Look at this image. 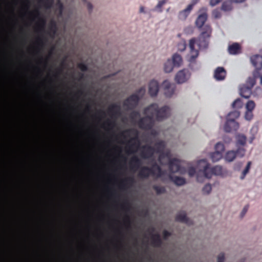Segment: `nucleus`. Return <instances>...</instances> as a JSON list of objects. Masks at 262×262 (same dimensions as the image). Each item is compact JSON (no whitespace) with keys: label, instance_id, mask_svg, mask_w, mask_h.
Segmentation results:
<instances>
[{"label":"nucleus","instance_id":"412c9836","mask_svg":"<svg viewBox=\"0 0 262 262\" xmlns=\"http://www.w3.org/2000/svg\"><path fill=\"white\" fill-rule=\"evenodd\" d=\"M223 158L222 154L214 151L210 155V158L213 162H216Z\"/></svg>","mask_w":262,"mask_h":262},{"label":"nucleus","instance_id":"f257e3e1","mask_svg":"<svg viewBox=\"0 0 262 262\" xmlns=\"http://www.w3.org/2000/svg\"><path fill=\"white\" fill-rule=\"evenodd\" d=\"M169 108L167 107L158 110L156 104L150 105L144 111V114L146 116L141 120L140 127L147 128L151 124L152 119L155 118L160 120L166 117L169 115Z\"/></svg>","mask_w":262,"mask_h":262},{"label":"nucleus","instance_id":"9d476101","mask_svg":"<svg viewBox=\"0 0 262 262\" xmlns=\"http://www.w3.org/2000/svg\"><path fill=\"white\" fill-rule=\"evenodd\" d=\"M251 61L252 65L256 70L262 69V57L258 55H255L251 58Z\"/></svg>","mask_w":262,"mask_h":262},{"label":"nucleus","instance_id":"c03bdc74","mask_svg":"<svg viewBox=\"0 0 262 262\" xmlns=\"http://www.w3.org/2000/svg\"><path fill=\"white\" fill-rule=\"evenodd\" d=\"M260 83L262 84V76L260 77Z\"/></svg>","mask_w":262,"mask_h":262},{"label":"nucleus","instance_id":"4be33fe9","mask_svg":"<svg viewBox=\"0 0 262 262\" xmlns=\"http://www.w3.org/2000/svg\"><path fill=\"white\" fill-rule=\"evenodd\" d=\"M233 2L232 0L230 1H225L224 2L221 6V9L224 11H228L231 10L232 6L231 4Z\"/></svg>","mask_w":262,"mask_h":262},{"label":"nucleus","instance_id":"c9c22d12","mask_svg":"<svg viewBox=\"0 0 262 262\" xmlns=\"http://www.w3.org/2000/svg\"><path fill=\"white\" fill-rule=\"evenodd\" d=\"M222 0H210L209 4L211 7H214L219 4Z\"/></svg>","mask_w":262,"mask_h":262},{"label":"nucleus","instance_id":"ddd939ff","mask_svg":"<svg viewBox=\"0 0 262 262\" xmlns=\"http://www.w3.org/2000/svg\"><path fill=\"white\" fill-rule=\"evenodd\" d=\"M172 63L175 68H179L182 66L183 60L182 57L178 54H174L171 58Z\"/></svg>","mask_w":262,"mask_h":262},{"label":"nucleus","instance_id":"393cba45","mask_svg":"<svg viewBox=\"0 0 262 262\" xmlns=\"http://www.w3.org/2000/svg\"><path fill=\"white\" fill-rule=\"evenodd\" d=\"M243 103L239 99H237L233 101L232 106L234 109H240L242 108Z\"/></svg>","mask_w":262,"mask_h":262},{"label":"nucleus","instance_id":"a211bd4d","mask_svg":"<svg viewBox=\"0 0 262 262\" xmlns=\"http://www.w3.org/2000/svg\"><path fill=\"white\" fill-rule=\"evenodd\" d=\"M240 50L239 45L237 43H234L228 47V51L230 54H236L240 52Z\"/></svg>","mask_w":262,"mask_h":262},{"label":"nucleus","instance_id":"a18cd8bd","mask_svg":"<svg viewBox=\"0 0 262 262\" xmlns=\"http://www.w3.org/2000/svg\"><path fill=\"white\" fill-rule=\"evenodd\" d=\"M199 1V0H196V2H197V1Z\"/></svg>","mask_w":262,"mask_h":262},{"label":"nucleus","instance_id":"79ce46f5","mask_svg":"<svg viewBox=\"0 0 262 262\" xmlns=\"http://www.w3.org/2000/svg\"><path fill=\"white\" fill-rule=\"evenodd\" d=\"M202 10L206 11L207 10V8H202Z\"/></svg>","mask_w":262,"mask_h":262},{"label":"nucleus","instance_id":"37998d69","mask_svg":"<svg viewBox=\"0 0 262 262\" xmlns=\"http://www.w3.org/2000/svg\"><path fill=\"white\" fill-rule=\"evenodd\" d=\"M177 219H178V220H180V221H183V219H180V218H179V217H178V218H177Z\"/></svg>","mask_w":262,"mask_h":262},{"label":"nucleus","instance_id":"423d86ee","mask_svg":"<svg viewBox=\"0 0 262 262\" xmlns=\"http://www.w3.org/2000/svg\"><path fill=\"white\" fill-rule=\"evenodd\" d=\"M196 44V40L194 38H192L189 41V52L187 55V59L189 62H193L198 57L199 55V51L197 49L194 48L195 45Z\"/></svg>","mask_w":262,"mask_h":262},{"label":"nucleus","instance_id":"39448f33","mask_svg":"<svg viewBox=\"0 0 262 262\" xmlns=\"http://www.w3.org/2000/svg\"><path fill=\"white\" fill-rule=\"evenodd\" d=\"M245 152L246 149L244 148H239L236 151L228 150L223 156V159L226 162L230 163L235 159L236 156L243 157L245 155Z\"/></svg>","mask_w":262,"mask_h":262},{"label":"nucleus","instance_id":"72a5a7b5","mask_svg":"<svg viewBox=\"0 0 262 262\" xmlns=\"http://www.w3.org/2000/svg\"><path fill=\"white\" fill-rule=\"evenodd\" d=\"M206 28H207L206 32H202V36L203 37H205L206 36L209 37V35L211 33V29L209 26H206Z\"/></svg>","mask_w":262,"mask_h":262},{"label":"nucleus","instance_id":"0eeeda50","mask_svg":"<svg viewBox=\"0 0 262 262\" xmlns=\"http://www.w3.org/2000/svg\"><path fill=\"white\" fill-rule=\"evenodd\" d=\"M190 74L186 70L179 71L176 75L174 80L178 84L185 82L190 77Z\"/></svg>","mask_w":262,"mask_h":262},{"label":"nucleus","instance_id":"f704fd0d","mask_svg":"<svg viewBox=\"0 0 262 262\" xmlns=\"http://www.w3.org/2000/svg\"><path fill=\"white\" fill-rule=\"evenodd\" d=\"M225 260V255L224 253H220L217 256V262H224Z\"/></svg>","mask_w":262,"mask_h":262},{"label":"nucleus","instance_id":"1a4fd4ad","mask_svg":"<svg viewBox=\"0 0 262 262\" xmlns=\"http://www.w3.org/2000/svg\"><path fill=\"white\" fill-rule=\"evenodd\" d=\"M148 91L151 96H155L159 92V84L157 81L152 80L149 84Z\"/></svg>","mask_w":262,"mask_h":262},{"label":"nucleus","instance_id":"5701e85b","mask_svg":"<svg viewBox=\"0 0 262 262\" xmlns=\"http://www.w3.org/2000/svg\"><path fill=\"white\" fill-rule=\"evenodd\" d=\"M215 151L222 154L224 151L225 148L224 145L221 142H217L214 146Z\"/></svg>","mask_w":262,"mask_h":262},{"label":"nucleus","instance_id":"dca6fc26","mask_svg":"<svg viewBox=\"0 0 262 262\" xmlns=\"http://www.w3.org/2000/svg\"><path fill=\"white\" fill-rule=\"evenodd\" d=\"M235 140L236 146H244L246 143L247 138L243 134H238L235 136Z\"/></svg>","mask_w":262,"mask_h":262},{"label":"nucleus","instance_id":"473e14b6","mask_svg":"<svg viewBox=\"0 0 262 262\" xmlns=\"http://www.w3.org/2000/svg\"><path fill=\"white\" fill-rule=\"evenodd\" d=\"M186 47V43L185 41H182L179 45H178V48L179 50L183 51H184Z\"/></svg>","mask_w":262,"mask_h":262},{"label":"nucleus","instance_id":"c756f323","mask_svg":"<svg viewBox=\"0 0 262 262\" xmlns=\"http://www.w3.org/2000/svg\"><path fill=\"white\" fill-rule=\"evenodd\" d=\"M253 117V112L246 111L244 115L245 120L250 121Z\"/></svg>","mask_w":262,"mask_h":262},{"label":"nucleus","instance_id":"c85d7f7f","mask_svg":"<svg viewBox=\"0 0 262 262\" xmlns=\"http://www.w3.org/2000/svg\"><path fill=\"white\" fill-rule=\"evenodd\" d=\"M168 0H160L158 2L156 6V8L160 12L162 11V8L164 5H165Z\"/></svg>","mask_w":262,"mask_h":262},{"label":"nucleus","instance_id":"6ab92c4d","mask_svg":"<svg viewBox=\"0 0 262 262\" xmlns=\"http://www.w3.org/2000/svg\"><path fill=\"white\" fill-rule=\"evenodd\" d=\"M212 176H222L223 175V168L221 166L216 165L211 168Z\"/></svg>","mask_w":262,"mask_h":262},{"label":"nucleus","instance_id":"4468645a","mask_svg":"<svg viewBox=\"0 0 262 262\" xmlns=\"http://www.w3.org/2000/svg\"><path fill=\"white\" fill-rule=\"evenodd\" d=\"M251 94V90L250 88L243 86L240 89L239 94L242 97L244 98H249L250 97Z\"/></svg>","mask_w":262,"mask_h":262},{"label":"nucleus","instance_id":"bb28decb","mask_svg":"<svg viewBox=\"0 0 262 262\" xmlns=\"http://www.w3.org/2000/svg\"><path fill=\"white\" fill-rule=\"evenodd\" d=\"M138 99V97L136 95H133L127 100V102L129 104L132 105L136 104Z\"/></svg>","mask_w":262,"mask_h":262},{"label":"nucleus","instance_id":"9b49d317","mask_svg":"<svg viewBox=\"0 0 262 262\" xmlns=\"http://www.w3.org/2000/svg\"><path fill=\"white\" fill-rule=\"evenodd\" d=\"M193 6V4L189 5L186 8L180 11L178 14L179 19L182 20L186 19L192 9Z\"/></svg>","mask_w":262,"mask_h":262},{"label":"nucleus","instance_id":"6e6552de","mask_svg":"<svg viewBox=\"0 0 262 262\" xmlns=\"http://www.w3.org/2000/svg\"><path fill=\"white\" fill-rule=\"evenodd\" d=\"M164 95L167 97H171L174 93V88L169 81L165 80L162 84Z\"/></svg>","mask_w":262,"mask_h":262},{"label":"nucleus","instance_id":"4c0bfd02","mask_svg":"<svg viewBox=\"0 0 262 262\" xmlns=\"http://www.w3.org/2000/svg\"><path fill=\"white\" fill-rule=\"evenodd\" d=\"M139 12L140 13H142V14L145 13L146 12H145V9L144 7H143L142 6H140V7H139Z\"/></svg>","mask_w":262,"mask_h":262},{"label":"nucleus","instance_id":"a19ab883","mask_svg":"<svg viewBox=\"0 0 262 262\" xmlns=\"http://www.w3.org/2000/svg\"><path fill=\"white\" fill-rule=\"evenodd\" d=\"M169 234V233L167 231L164 232V236L165 237H166Z\"/></svg>","mask_w":262,"mask_h":262},{"label":"nucleus","instance_id":"f8f14e48","mask_svg":"<svg viewBox=\"0 0 262 262\" xmlns=\"http://www.w3.org/2000/svg\"><path fill=\"white\" fill-rule=\"evenodd\" d=\"M226 76V71L222 67H218L215 70L214 77L217 80H223Z\"/></svg>","mask_w":262,"mask_h":262},{"label":"nucleus","instance_id":"f3484780","mask_svg":"<svg viewBox=\"0 0 262 262\" xmlns=\"http://www.w3.org/2000/svg\"><path fill=\"white\" fill-rule=\"evenodd\" d=\"M174 68L171 60H170L169 58L164 63L163 69L166 73L171 72Z\"/></svg>","mask_w":262,"mask_h":262},{"label":"nucleus","instance_id":"f03ea898","mask_svg":"<svg viewBox=\"0 0 262 262\" xmlns=\"http://www.w3.org/2000/svg\"><path fill=\"white\" fill-rule=\"evenodd\" d=\"M196 167L198 172L196 175V180L199 182L203 181V178L210 179L212 177L211 168L206 159L199 160L196 162Z\"/></svg>","mask_w":262,"mask_h":262},{"label":"nucleus","instance_id":"20e7f679","mask_svg":"<svg viewBox=\"0 0 262 262\" xmlns=\"http://www.w3.org/2000/svg\"><path fill=\"white\" fill-rule=\"evenodd\" d=\"M239 115L238 111H234L228 114L227 122L224 126L225 132L230 133L238 129L239 124L234 120L238 118Z\"/></svg>","mask_w":262,"mask_h":262},{"label":"nucleus","instance_id":"aec40b11","mask_svg":"<svg viewBox=\"0 0 262 262\" xmlns=\"http://www.w3.org/2000/svg\"><path fill=\"white\" fill-rule=\"evenodd\" d=\"M170 178L172 181L177 185L181 186L185 184L186 180L184 178L182 177H174L170 176Z\"/></svg>","mask_w":262,"mask_h":262},{"label":"nucleus","instance_id":"b1692460","mask_svg":"<svg viewBox=\"0 0 262 262\" xmlns=\"http://www.w3.org/2000/svg\"><path fill=\"white\" fill-rule=\"evenodd\" d=\"M255 107V103L252 100H249L246 104V111L253 112Z\"/></svg>","mask_w":262,"mask_h":262},{"label":"nucleus","instance_id":"cd10ccee","mask_svg":"<svg viewBox=\"0 0 262 262\" xmlns=\"http://www.w3.org/2000/svg\"><path fill=\"white\" fill-rule=\"evenodd\" d=\"M212 190V186L210 184H206L202 189V192L204 194H209Z\"/></svg>","mask_w":262,"mask_h":262},{"label":"nucleus","instance_id":"58836bf2","mask_svg":"<svg viewBox=\"0 0 262 262\" xmlns=\"http://www.w3.org/2000/svg\"><path fill=\"white\" fill-rule=\"evenodd\" d=\"M156 170L158 171V172L157 173L156 172V171H154L153 173H154V174L157 175V176H160L161 175L160 169L158 167H157Z\"/></svg>","mask_w":262,"mask_h":262},{"label":"nucleus","instance_id":"7c9ffc66","mask_svg":"<svg viewBox=\"0 0 262 262\" xmlns=\"http://www.w3.org/2000/svg\"><path fill=\"white\" fill-rule=\"evenodd\" d=\"M248 87L250 88V89L255 84V80L254 78H249L247 81Z\"/></svg>","mask_w":262,"mask_h":262},{"label":"nucleus","instance_id":"a878e982","mask_svg":"<svg viewBox=\"0 0 262 262\" xmlns=\"http://www.w3.org/2000/svg\"><path fill=\"white\" fill-rule=\"evenodd\" d=\"M251 162H248L246 165V167L243 170L242 173V176H241V179L243 180L245 178L246 174L249 172V171L250 169Z\"/></svg>","mask_w":262,"mask_h":262},{"label":"nucleus","instance_id":"e433bc0d","mask_svg":"<svg viewBox=\"0 0 262 262\" xmlns=\"http://www.w3.org/2000/svg\"><path fill=\"white\" fill-rule=\"evenodd\" d=\"M213 15L215 18H219L221 16V13L218 10H214L213 12Z\"/></svg>","mask_w":262,"mask_h":262},{"label":"nucleus","instance_id":"2eb2a0df","mask_svg":"<svg viewBox=\"0 0 262 262\" xmlns=\"http://www.w3.org/2000/svg\"><path fill=\"white\" fill-rule=\"evenodd\" d=\"M207 15L205 13L199 15L195 21L196 26L199 28L202 27L207 20Z\"/></svg>","mask_w":262,"mask_h":262},{"label":"nucleus","instance_id":"2f4dec72","mask_svg":"<svg viewBox=\"0 0 262 262\" xmlns=\"http://www.w3.org/2000/svg\"><path fill=\"white\" fill-rule=\"evenodd\" d=\"M188 173L190 177L194 176L196 174V170L194 167L190 166L188 169Z\"/></svg>","mask_w":262,"mask_h":262},{"label":"nucleus","instance_id":"ea45409f","mask_svg":"<svg viewBox=\"0 0 262 262\" xmlns=\"http://www.w3.org/2000/svg\"><path fill=\"white\" fill-rule=\"evenodd\" d=\"M79 68L81 70L84 71V70H86V66L85 65L83 64H79Z\"/></svg>","mask_w":262,"mask_h":262},{"label":"nucleus","instance_id":"7ed1b4c3","mask_svg":"<svg viewBox=\"0 0 262 262\" xmlns=\"http://www.w3.org/2000/svg\"><path fill=\"white\" fill-rule=\"evenodd\" d=\"M159 160L162 163L169 161L168 166L171 173L179 172L180 174L185 173V169L181 167V162L177 158L170 159V156L168 154L161 155L159 157Z\"/></svg>","mask_w":262,"mask_h":262}]
</instances>
